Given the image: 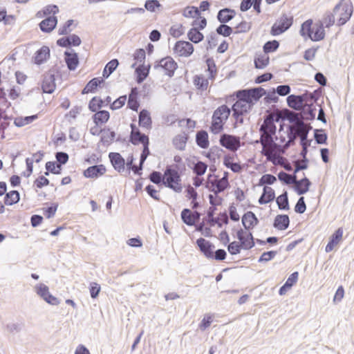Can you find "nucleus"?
Masks as SVG:
<instances>
[{
	"label": "nucleus",
	"instance_id": "f257e3e1",
	"mask_svg": "<svg viewBox=\"0 0 354 354\" xmlns=\"http://www.w3.org/2000/svg\"><path fill=\"white\" fill-rule=\"evenodd\" d=\"M266 94V90L260 86L238 91L236 93L238 100L233 104L232 111L248 113L252 109L254 104Z\"/></svg>",
	"mask_w": 354,
	"mask_h": 354
},
{
	"label": "nucleus",
	"instance_id": "f03ea898",
	"mask_svg": "<svg viewBox=\"0 0 354 354\" xmlns=\"http://www.w3.org/2000/svg\"><path fill=\"white\" fill-rule=\"evenodd\" d=\"M231 109L225 104L218 107L213 113L210 131L214 134H218L223 129V126L228 119Z\"/></svg>",
	"mask_w": 354,
	"mask_h": 354
},
{
	"label": "nucleus",
	"instance_id": "7ed1b4c3",
	"mask_svg": "<svg viewBox=\"0 0 354 354\" xmlns=\"http://www.w3.org/2000/svg\"><path fill=\"white\" fill-rule=\"evenodd\" d=\"M164 178L163 185L165 187L178 193L182 192L181 178L178 171L171 168L170 166H167L164 172Z\"/></svg>",
	"mask_w": 354,
	"mask_h": 354
},
{
	"label": "nucleus",
	"instance_id": "20e7f679",
	"mask_svg": "<svg viewBox=\"0 0 354 354\" xmlns=\"http://www.w3.org/2000/svg\"><path fill=\"white\" fill-rule=\"evenodd\" d=\"M293 24V15L291 13H283L271 27L270 34L277 36L288 30Z\"/></svg>",
	"mask_w": 354,
	"mask_h": 354
},
{
	"label": "nucleus",
	"instance_id": "39448f33",
	"mask_svg": "<svg viewBox=\"0 0 354 354\" xmlns=\"http://www.w3.org/2000/svg\"><path fill=\"white\" fill-rule=\"evenodd\" d=\"M333 12L336 15L335 17H337V25L341 26L345 24L351 18L353 14V6L342 0L333 8Z\"/></svg>",
	"mask_w": 354,
	"mask_h": 354
},
{
	"label": "nucleus",
	"instance_id": "423d86ee",
	"mask_svg": "<svg viewBox=\"0 0 354 354\" xmlns=\"http://www.w3.org/2000/svg\"><path fill=\"white\" fill-rule=\"evenodd\" d=\"M277 131V127L274 122L271 120H265L263 124L260 127V131L262 136L264 137V140H261V144L263 145V142L266 140L274 147L281 148V146L274 142L273 136L275 135Z\"/></svg>",
	"mask_w": 354,
	"mask_h": 354
},
{
	"label": "nucleus",
	"instance_id": "0eeeda50",
	"mask_svg": "<svg viewBox=\"0 0 354 354\" xmlns=\"http://www.w3.org/2000/svg\"><path fill=\"white\" fill-rule=\"evenodd\" d=\"M178 67L177 63L169 56L156 62L153 66L156 70H163L165 75L172 77Z\"/></svg>",
	"mask_w": 354,
	"mask_h": 354
},
{
	"label": "nucleus",
	"instance_id": "6e6552de",
	"mask_svg": "<svg viewBox=\"0 0 354 354\" xmlns=\"http://www.w3.org/2000/svg\"><path fill=\"white\" fill-rule=\"evenodd\" d=\"M219 142L222 147L233 151H236L240 146L239 137L226 133L221 136Z\"/></svg>",
	"mask_w": 354,
	"mask_h": 354
},
{
	"label": "nucleus",
	"instance_id": "1a4fd4ad",
	"mask_svg": "<svg viewBox=\"0 0 354 354\" xmlns=\"http://www.w3.org/2000/svg\"><path fill=\"white\" fill-rule=\"evenodd\" d=\"M174 50L179 56L189 57L194 52V46L189 41H178L176 43Z\"/></svg>",
	"mask_w": 354,
	"mask_h": 354
},
{
	"label": "nucleus",
	"instance_id": "9d476101",
	"mask_svg": "<svg viewBox=\"0 0 354 354\" xmlns=\"http://www.w3.org/2000/svg\"><path fill=\"white\" fill-rule=\"evenodd\" d=\"M110 161L114 169L121 173L125 169V160L124 158L117 152H111L109 154Z\"/></svg>",
	"mask_w": 354,
	"mask_h": 354
},
{
	"label": "nucleus",
	"instance_id": "9b49d317",
	"mask_svg": "<svg viewBox=\"0 0 354 354\" xmlns=\"http://www.w3.org/2000/svg\"><path fill=\"white\" fill-rule=\"evenodd\" d=\"M106 172V167L103 165H95L88 167L84 171V176L88 178H97Z\"/></svg>",
	"mask_w": 354,
	"mask_h": 354
},
{
	"label": "nucleus",
	"instance_id": "f8f14e48",
	"mask_svg": "<svg viewBox=\"0 0 354 354\" xmlns=\"http://www.w3.org/2000/svg\"><path fill=\"white\" fill-rule=\"evenodd\" d=\"M196 243L200 250L207 258L210 259L213 257V250L215 247L211 242L203 238H199L196 240Z\"/></svg>",
	"mask_w": 354,
	"mask_h": 354
},
{
	"label": "nucleus",
	"instance_id": "ddd939ff",
	"mask_svg": "<svg viewBox=\"0 0 354 354\" xmlns=\"http://www.w3.org/2000/svg\"><path fill=\"white\" fill-rule=\"evenodd\" d=\"M242 224L245 230H249L258 225L259 219L254 212L248 211L242 216Z\"/></svg>",
	"mask_w": 354,
	"mask_h": 354
},
{
	"label": "nucleus",
	"instance_id": "4468645a",
	"mask_svg": "<svg viewBox=\"0 0 354 354\" xmlns=\"http://www.w3.org/2000/svg\"><path fill=\"white\" fill-rule=\"evenodd\" d=\"M228 186V172L225 171L223 178L218 180L216 183H212V188H209V189L216 195L223 192Z\"/></svg>",
	"mask_w": 354,
	"mask_h": 354
},
{
	"label": "nucleus",
	"instance_id": "2eb2a0df",
	"mask_svg": "<svg viewBox=\"0 0 354 354\" xmlns=\"http://www.w3.org/2000/svg\"><path fill=\"white\" fill-rule=\"evenodd\" d=\"M57 24V18L55 16H49L42 20L39 24L40 30L44 32H50Z\"/></svg>",
	"mask_w": 354,
	"mask_h": 354
},
{
	"label": "nucleus",
	"instance_id": "dca6fc26",
	"mask_svg": "<svg viewBox=\"0 0 354 354\" xmlns=\"http://www.w3.org/2000/svg\"><path fill=\"white\" fill-rule=\"evenodd\" d=\"M278 178L280 181L283 182L286 185H293L295 182H297L298 184H301V183L308 182V178L304 177L301 180H297V177L296 174L290 175L284 171H280L278 174Z\"/></svg>",
	"mask_w": 354,
	"mask_h": 354
},
{
	"label": "nucleus",
	"instance_id": "f3484780",
	"mask_svg": "<svg viewBox=\"0 0 354 354\" xmlns=\"http://www.w3.org/2000/svg\"><path fill=\"white\" fill-rule=\"evenodd\" d=\"M343 236V229L339 227L335 231V232L330 236L329 241L326 246L325 251L326 252H331L334 248L340 242Z\"/></svg>",
	"mask_w": 354,
	"mask_h": 354
},
{
	"label": "nucleus",
	"instance_id": "a211bd4d",
	"mask_svg": "<svg viewBox=\"0 0 354 354\" xmlns=\"http://www.w3.org/2000/svg\"><path fill=\"white\" fill-rule=\"evenodd\" d=\"M54 74L49 73L45 75L41 85L42 90L44 93H52L54 92L56 86Z\"/></svg>",
	"mask_w": 354,
	"mask_h": 354
},
{
	"label": "nucleus",
	"instance_id": "6ab92c4d",
	"mask_svg": "<svg viewBox=\"0 0 354 354\" xmlns=\"http://www.w3.org/2000/svg\"><path fill=\"white\" fill-rule=\"evenodd\" d=\"M288 106L296 111H301L304 106V97L303 95H290L288 96Z\"/></svg>",
	"mask_w": 354,
	"mask_h": 354
},
{
	"label": "nucleus",
	"instance_id": "aec40b11",
	"mask_svg": "<svg viewBox=\"0 0 354 354\" xmlns=\"http://www.w3.org/2000/svg\"><path fill=\"white\" fill-rule=\"evenodd\" d=\"M236 15V12L233 9L228 8L220 10L217 13V19L221 24H226L232 20Z\"/></svg>",
	"mask_w": 354,
	"mask_h": 354
},
{
	"label": "nucleus",
	"instance_id": "412c9836",
	"mask_svg": "<svg viewBox=\"0 0 354 354\" xmlns=\"http://www.w3.org/2000/svg\"><path fill=\"white\" fill-rule=\"evenodd\" d=\"M50 57V49L48 46H44L36 51L33 57L34 62L36 64H41L45 62Z\"/></svg>",
	"mask_w": 354,
	"mask_h": 354
},
{
	"label": "nucleus",
	"instance_id": "4be33fe9",
	"mask_svg": "<svg viewBox=\"0 0 354 354\" xmlns=\"http://www.w3.org/2000/svg\"><path fill=\"white\" fill-rule=\"evenodd\" d=\"M139 126L147 129H150L152 127V120L150 113L146 110L142 109L139 113L138 115Z\"/></svg>",
	"mask_w": 354,
	"mask_h": 354
},
{
	"label": "nucleus",
	"instance_id": "5701e85b",
	"mask_svg": "<svg viewBox=\"0 0 354 354\" xmlns=\"http://www.w3.org/2000/svg\"><path fill=\"white\" fill-rule=\"evenodd\" d=\"M290 224V218L287 214H279L274 221L273 226L279 230H286Z\"/></svg>",
	"mask_w": 354,
	"mask_h": 354
},
{
	"label": "nucleus",
	"instance_id": "b1692460",
	"mask_svg": "<svg viewBox=\"0 0 354 354\" xmlns=\"http://www.w3.org/2000/svg\"><path fill=\"white\" fill-rule=\"evenodd\" d=\"M65 62L66 63L67 67L70 71H74L78 64H79V58L77 53L73 52L65 51Z\"/></svg>",
	"mask_w": 354,
	"mask_h": 354
},
{
	"label": "nucleus",
	"instance_id": "393cba45",
	"mask_svg": "<svg viewBox=\"0 0 354 354\" xmlns=\"http://www.w3.org/2000/svg\"><path fill=\"white\" fill-rule=\"evenodd\" d=\"M275 198V193L272 188L265 186L263 189V193L259 198V203L261 205L266 204L272 202Z\"/></svg>",
	"mask_w": 354,
	"mask_h": 354
},
{
	"label": "nucleus",
	"instance_id": "a878e982",
	"mask_svg": "<svg viewBox=\"0 0 354 354\" xmlns=\"http://www.w3.org/2000/svg\"><path fill=\"white\" fill-rule=\"evenodd\" d=\"M196 142L202 149H207L209 147V137L206 131L201 130L196 133Z\"/></svg>",
	"mask_w": 354,
	"mask_h": 354
},
{
	"label": "nucleus",
	"instance_id": "bb28decb",
	"mask_svg": "<svg viewBox=\"0 0 354 354\" xmlns=\"http://www.w3.org/2000/svg\"><path fill=\"white\" fill-rule=\"evenodd\" d=\"M150 65L145 66L141 64L136 68V82L138 84H141L148 76L150 69Z\"/></svg>",
	"mask_w": 354,
	"mask_h": 354
},
{
	"label": "nucleus",
	"instance_id": "cd10ccee",
	"mask_svg": "<svg viewBox=\"0 0 354 354\" xmlns=\"http://www.w3.org/2000/svg\"><path fill=\"white\" fill-rule=\"evenodd\" d=\"M103 78H97L95 77L90 80L84 89L82 91V94H86L88 93H93L97 88V86H100L104 83Z\"/></svg>",
	"mask_w": 354,
	"mask_h": 354
},
{
	"label": "nucleus",
	"instance_id": "c85d7f7f",
	"mask_svg": "<svg viewBox=\"0 0 354 354\" xmlns=\"http://www.w3.org/2000/svg\"><path fill=\"white\" fill-rule=\"evenodd\" d=\"M312 129L310 124H307L302 128L295 129V133L300 137V145H303L306 143L311 144V140L308 139V135L310 130Z\"/></svg>",
	"mask_w": 354,
	"mask_h": 354
},
{
	"label": "nucleus",
	"instance_id": "c756f323",
	"mask_svg": "<svg viewBox=\"0 0 354 354\" xmlns=\"http://www.w3.org/2000/svg\"><path fill=\"white\" fill-rule=\"evenodd\" d=\"M245 232L243 229H240L236 232V237L239 241L240 246L243 250H250L254 246V243H251L249 239L245 236Z\"/></svg>",
	"mask_w": 354,
	"mask_h": 354
},
{
	"label": "nucleus",
	"instance_id": "7c9ffc66",
	"mask_svg": "<svg viewBox=\"0 0 354 354\" xmlns=\"http://www.w3.org/2000/svg\"><path fill=\"white\" fill-rule=\"evenodd\" d=\"M20 199V194L18 191L12 190L6 192L4 196V203L6 205H12L17 203Z\"/></svg>",
	"mask_w": 354,
	"mask_h": 354
},
{
	"label": "nucleus",
	"instance_id": "2f4dec72",
	"mask_svg": "<svg viewBox=\"0 0 354 354\" xmlns=\"http://www.w3.org/2000/svg\"><path fill=\"white\" fill-rule=\"evenodd\" d=\"M149 140L148 136L142 133L139 131L134 133H130L129 142L133 145H138L139 144H144L145 142Z\"/></svg>",
	"mask_w": 354,
	"mask_h": 354
},
{
	"label": "nucleus",
	"instance_id": "473e14b6",
	"mask_svg": "<svg viewBox=\"0 0 354 354\" xmlns=\"http://www.w3.org/2000/svg\"><path fill=\"white\" fill-rule=\"evenodd\" d=\"M325 37V31L323 26V23L319 21V23L315 24V32L312 33L311 37L310 39L313 41H319L322 40Z\"/></svg>",
	"mask_w": 354,
	"mask_h": 354
},
{
	"label": "nucleus",
	"instance_id": "72a5a7b5",
	"mask_svg": "<svg viewBox=\"0 0 354 354\" xmlns=\"http://www.w3.org/2000/svg\"><path fill=\"white\" fill-rule=\"evenodd\" d=\"M188 136L187 134H178L173 139V145L176 149L183 151L185 148Z\"/></svg>",
	"mask_w": 354,
	"mask_h": 354
},
{
	"label": "nucleus",
	"instance_id": "f704fd0d",
	"mask_svg": "<svg viewBox=\"0 0 354 354\" xmlns=\"http://www.w3.org/2000/svg\"><path fill=\"white\" fill-rule=\"evenodd\" d=\"M119 65V62L117 59H113L109 62L105 66L103 72L102 76L104 78H108L111 74H112L114 71L117 68Z\"/></svg>",
	"mask_w": 354,
	"mask_h": 354
},
{
	"label": "nucleus",
	"instance_id": "c9c22d12",
	"mask_svg": "<svg viewBox=\"0 0 354 354\" xmlns=\"http://www.w3.org/2000/svg\"><path fill=\"white\" fill-rule=\"evenodd\" d=\"M37 118L38 115L37 114L26 117H17L15 119L14 124L18 127H22L26 124H30Z\"/></svg>",
	"mask_w": 354,
	"mask_h": 354
},
{
	"label": "nucleus",
	"instance_id": "e433bc0d",
	"mask_svg": "<svg viewBox=\"0 0 354 354\" xmlns=\"http://www.w3.org/2000/svg\"><path fill=\"white\" fill-rule=\"evenodd\" d=\"M109 118V111L105 110L97 111L93 116V121L96 125H98L99 123H106Z\"/></svg>",
	"mask_w": 354,
	"mask_h": 354
},
{
	"label": "nucleus",
	"instance_id": "4c0bfd02",
	"mask_svg": "<svg viewBox=\"0 0 354 354\" xmlns=\"http://www.w3.org/2000/svg\"><path fill=\"white\" fill-rule=\"evenodd\" d=\"M277 204L279 209L288 210L289 209V202L288 193L285 191L283 194L279 195L276 199Z\"/></svg>",
	"mask_w": 354,
	"mask_h": 354
},
{
	"label": "nucleus",
	"instance_id": "58836bf2",
	"mask_svg": "<svg viewBox=\"0 0 354 354\" xmlns=\"http://www.w3.org/2000/svg\"><path fill=\"white\" fill-rule=\"evenodd\" d=\"M187 36L189 39L195 44L199 43L204 38L203 35L196 27L191 28L187 33Z\"/></svg>",
	"mask_w": 354,
	"mask_h": 354
},
{
	"label": "nucleus",
	"instance_id": "ea45409f",
	"mask_svg": "<svg viewBox=\"0 0 354 354\" xmlns=\"http://www.w3.org/2000/svg\"><path fill=\"white\" fill-rule=\"evenodd\" d=\"M312 24V19H308L304 21L301 24V29L299 30L300 35L303 37L307 36L308 38L311 37L313 33Z\"/></svg>",
	"mask_w": 354,
	"mask_h": 354
},
{
	"label": "nucleus",
	"instance_id": "a19ab883",
	"mask_svg": "<svg viewBox=\"0 0 354 354\" xmlns=\"http://www.w3.org/2000/svg\"><path fill=\"white\" fill-rule=\"evenodd\" d=\"M46 171L45 172L46 176L49 175V172H51L54 174H60L62 167L58 165L56 162L54 161H48L46 163Z\"/></svg>",
	"mask_w": 354,
	"mask_h": 354
},
{
	"label": "nucleus",
	"instance_id": "79ce46f5",
	"mask_svg": "<svg viewBox=\"0 0 354 354\" xmlns=\"http://www.w3.org/2000/svg\"><path fill=\"white\" fill-rule=\"evenodd\" d=\"M223 165L234 173H239L241 171V165L237 162H233L232 158L230 156H226L224 157Z\"/></svg>",
	"mask_w": 354,
	"mask_h": 354
},
{
	"label": "nucleus",
	"instance_id": "37998d69",
	"mask_svg": "<svg viewBox=\"0 0 354 354\" xmlns=\"http://www.w3.org/2000/svg\"><path fill=\"white\" fill-rule=\"evenodd\" d=\"M269 57L264 53L254 58V66L257 68H264L269 64Z\"/></svg>",
	"mask_w": 354,
	"mask_h": 354
},
{
	"label": "nucleus",
	"instance_id": "c03bdc74",
	"mask_svg": "<svg viewBox=\"0 0 354 354\" xmlns=\"http://www.w3.org/2000/svg\"><path fill=\"white\" fill-rule=\"evenodd\" d=\"M181 219L187 225L192 226L195 225L192 212L189 209L185 208L183 209L181 212Z\"/></svg>",
	"mask_w": 354,
	"mask_h": 354
},
{
	"label": "nucleus",
	"instance_id": "a18cd8bd",
	"mask_svg": "<svg viewBox=\"0 0 354 354\" xmlns=\"http://www.w3.org/2000/svg\"><path fill=\"white\" fill-rule=\"evenodd\" d=\"M294 190L297 192L298 195H303L308 192L310 186L311 185V182L308 179V182L301 183V184H298L297 182L293 183Z\"/></svg>",
	"mask_w": 354,
	"mask_h": 354
},
{
	"label": "nucleus",
	"instance_id": "49530a36",
	"mask_svg": "<svg viewBox=\"0 0 354 354\" xmlns=\"http://www.w3.org/2000/svg\"><path fill=\"white\" fill-rule=\"evenodd\" d=\"M207 169V165L201 160L194 163L192 167L193 172L198 176H201L206 172Z\"/></svg>",
	"mask_w": 354,
	"mask_h": 354
},
{
	"label": "nucleus",
	"instance_id": "de8ad7c7",
	"mask_svg": "<svg viewBox=\"0 0 354 354\" xmlns=\"http://www.w3.org/2000/svg\"><path fill=\"white\" fill-rule=\"evenodd\" d=\"M303 113L305 115V119L307 120H313L315 118V110L313 104H305L303 108Z\"/></svg>",
	"mask_w": 354,
	"mask_h": 354
},
{
	"label": "nucleus",
	"instance_id": "09e8293b",
	"mask_svg": "<svg viewBox=\"0 0 354 354\" xmlns=\"http://www.w3.org/2000/svg\"><path fill=\"white\" fill-rule=\"evenodd\" d=\"M183 15L185 17H198L201 15V12L199 9L194 6H187L186 7L183 12Z\"/></svg>",
	"mask_w": 354,
	"mask_h": 354
},
{
	"label": "nucleus",
	"instance_id": "8fccbe9b",
	"mask_svg": "<svg viewBox=\"0 0 354 354\" xmlns=\"http://www.w3.org/2000/svg\"><path fill=\"white\" fill-rule=\"evenodd\" d=\"M143 145V149L140 155V170L142 169L143 164L147 157L150 155V151H149V140L145 142V143L142 144Z\"/></svg>",
	"mask_w": 354,
	"mask_h": 354
},
{
	"label": "nucleus",
	"instance_id": "3c124183",
	"mask_svg": "<svg viewBox=\"0 0 354 354\" xmlns=\"http://www.w3.org/2000/svg\"><path fill=\"white\" fill-rule=\"evenodd\" d=\"M314 137L317 144L323 145L326 143L328 136L324 129H315Z\"/></svg>",
	"mask_w": 354,
	"mask_h": 354
},
{
	"label": "nucleus",
	"instance_id": "603ef678",
	"mask_svg": "<svg viewBox=\"0 0 354 354\" xmlns=\"http://www.w3.org/2000/svg\"><path fill=\"white\" fill-rule=\"evenodd\" d=\"M279 46V42L277 40L267 41L263 46V52L266 54L274 52Z\"/></svg>",
	"mask_w": 354,
	"mask_h": 354
},
{
	"label": "nucleus",
	"instance_id": "864d4df0",
	"mask_svg": "<svg viewBox=\"0 0 354 354\" xmlns=\"http://www.w3.org/2000/svg\"><path fill=\"white\" fill-rule=\"evenodd\" d=\"M151 182L156 185H163L165 180L164 174H162L160 171H153L149 176Z\"/></svg>",
	"mask_w": 354,
	"mask_h": 354
},
{
	"label": "nucleus",
	"instance_id": "5fc2aeb1",
	"mask_svg": "<svg viewBox=\"0 0 354 354\" xmlns=\"http://www.w3.org/2000/svg\"><path fill=\"white\" fill-rule=\"evenodd\" d=\"M216 31L218 35H222L223 37H228L232 33L233 30L232 27L229 26L228 25L222 24L216 28Z\"/></svg>",
	"mask_w": 354,
	"mask_h": 354
},
{
	"label": "nucleus",
	"instance_id": "6e6d98bb",
	"mask_svg": "<svg viewBox=\"0 0 354 354\" xmlns=\"http://www.w3.org/2000/svg\"><path fill=\"white\" fill-rule=\"evenodd\" d=\"M289 121L290 122L295 124V129H299L300 128H302L303 127H305L307 125V124H305L304 121L301 120V118L299 116L297 113H292L289 117Z\"/></svg>",
	"mask_w": 354,
	"mask_h": 354
},
{
	"label": "nucleus",
	"instance_id": "4d7b16f0",
	"mask_svg": "<svg viewBox=\"0 0 354 354\" xmlns=\"http://www.w3.org/2000/svg\"><path fill=\"white\" fill-rule=\"evenodd\" d=\"M35 288L36 293L44 300L50 293L48 287L44 283L37 285Z\"/></svg>",
	"mask_w": 354,
	"mask_h": 354
},
{
	"label": "nucleus",
	"instance_id": "13d9d810",
	"mask_svg": "<svg viewBox=\"0 0 354 354\" xmlns=\"http://www.w3.org/2000/svg\"><path fill=\"white\" fill-rule=\"evenodd\" d=\"M194 84L198 88L204 91L207 89L209 81L203 77L196 76L194 78Z\"/></svg>",
	"mask_w": 354,
	"mask_h": 354
},
{
	"label": "nucleus",
	"instance_id": "bf43d9fd",
	"mask_svg": "<svg viewBox=\"0 0 354 354\" xmlns=\"http://www.w3.org/2000/svg\"><path fill=\"white\" fill-rule=\"evenodd\" d=\"M277 181V178L272 174H264L259 180V185H272Z\"/></svg>",
	"mask_w": 354,
	"mask_h": 354
},
{
	"label": "nucleus",
	"instance_id": "052dcab7",
	"mask_svg": "<svg viewBox=\"0 0 354 354\" xmlns=\"http://www.w3.org/2000/svg\"><path fill=\"white\" fill-rule=\"evenodd\" d=\"M241 249L243 248L240 246V243L236 241L230 243L227 245V250L232 255L239 254Z\"/></svg>",
	"mask_w": 354,
	"mask_h": 354
},
{
	"label": "nucleus",
	"instance_id": "680f3d73",
	"mask_svg": "<svg viewBox=\"0 0 354 354\" xmlns=\"http://www.w3.org/2000/svg\"><path fill=\"white\" fill-rule=\"evenodd\" d=\"M222 149L218 147H212L208 152H204V156L211 160H214L216 156H219Z\"/></svg>",
	"mask_w": 354,
	"mask_h": 354
},
{
	"label": "nucleus",
	"instance_id": "e2e57ef3",
	"mask_svg": "<svg viewBox=\"0 0 354 354\" xmlns=\"http://www.w3.org/2000/svg\"><path fill=\"white\" fill-rule=\"evenodd\" d=\"M161 6L158 0H147L145 3V8L150 12H155L156 8Z\"/></svg>",
	"mask_w": 354,
	"mask_h": 354
},
{
	"label": "nucleus",
	"instance_id": "0e129e2a",
	"mask_svg": "<svg viewBox=\"0 0 354 354\" xmlns=\"http://www.w3.org/2000/svg\"><path fill=\"white\" fill-rule=\"evenodd\" d=\"M101 290L100 286L96 282H91L89 286V291L91 298L95 299L98 297Z\"/></svg>",
	"mask_w": 354,
	"mask_h": 354
},
{
	"label": "nucleus",
	"instance_id": "69168bd1",
	"mask_svg": "<svg viewBox=\"0 0 354 354\" xmlns=\"http://www.w3.org/2000/svg\"><path fill=\"white\" fill-rule=\"evenodd\" d=\"M335 15L333 12V13L328 12L326 14V16L324 17L323 21H321L323 23V25L325 24L326 28H330L332 26L335 21Z\"/></svg>",
	"mask_w": 354,
	"mask_h": 354
},
{
	"label": "nucleus",
	"instance_id": "338daca9",
	"mask_svg": "<svg viewBox=\"0 0 354 354\" xmlns=\"http://www.w3.org/2000/svg\"><path fill=\"white\" fill-rule=\"evenodd\" d=\"M306 209V205L304 201V197L301 196L297 201L295 206V211L298 214H303Z\"/></svg>",
	"mask_w": 354,
	"mask_h": 354
},
{
	"label": "nucleus",
	"instance_id": "774afa93",
	"mask_svg": "<svg viewBox=\"0 0 354 354\" xmlns=\"http://www.w3.org/2000/svg\"><path fill=\"white\" fill-rule=\"evenodd\" d=\"M127 100V96L126 95H122L119 97L118 99H116L111 104V109L113 110L118 109L121 107H122Z\"/></svg>",
	"mask_w": 354,
	"mask_h": 354
}]
</instances>
